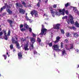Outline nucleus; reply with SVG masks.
I'll list each match as a JSON object with an SVG mask.
<instances>
[{
	"instance_id": "1",
	"label": "nucleus",
	"mask_w": 79,
	"mask_h": 79,
	"mask_svg": "<svg viewBox=\"0 0 79 79\" xmlns=\"http://www.w3.org/2000/svg\"><path fill=\"white\" fill-rule=\"evenodd\" d=\"M4 5V6H3V7L1 8L0 10L1 12H2V11H3V10H5V9L6 8V10L7 13H8L9 15H11V14H12V13H13V12H12V11L10 10V9L11 8V7H10V6L8 5H7V3H5Z\"/></svg>"
},
{
	"instance_id": "2",
	"label": "nucleus",
	"mask_w": 79,
	"mask_h": 79,
	"mask_svg": "<svg viewBox=\"0 0 79 79\" xmlns=\"http://www.w3.org/2000/svg\"><path fill=\"white\" fill-rule=\"evenodd\" d=\"M11 41L12 44H16L17 48H18V49H20V46H19V43H18L19 40H18V38L15 37V38H14L12 37L11 40Z\"/></svg>"
},
{
	"instance_id": "3",
	"label": "nucleus",
	"mask_w": 79,
	"mask_h": 79,
	"mask_svg": "<svg viewBox=\"0 0 79 79\" xmlns=\"http://www.w3.org/2000/svg\"><path fill=\"white\" fill-rule=\"evenodd\" d=\"M44 27V25H42V28L41 30V32L39 34L40 35H46L47 29L45 28Z\"/></svg>"
},
{
	"instance_id": "4",
	"label": "nucleus",
	"mask_w": 79,
	"mask_h": 79,
	"mask_svg": "<svg viewBox=\"0 0 79 79\" xmlns=\"http://www.w3.org/2000/svg\"><path fill=\"white\" fill-rule=\"evenodd\" d=\"M2 32L4 33V38L5 40H8V36H10V34L11 33V31L10 30H8L7 35V33H6V31L5 30H3Z\"/></svg>"
},
{
	"instance_id": "5",
	"label": "nucleus",
	"mask_w": 79,
	"mask_h": 79,
	"mask_svg": "<svg viewBox=\"0 0 79 79\" xmlns=\"http://www.w3.org/2000/svg\"><path fill=\"white\" fill-rule=\"evenodd\" d=\"M54 10H56V9H53L52 7H50V11H51V13L53 17H55V16H58V12L57 11L55 12L53 11Z\"/></svg>"
},
{
	"instance_id": "6",
	"label": "nucleus",
	"mask_w": 79,
	"mask_h": 79,
	"mask_svg": "<svg viewBox=\"0 0 79 79\" xmlns=\"http://www.w3.org/2000/svg\"><path fill=\"white\" fill-rule=\"evenodd\" d=\"M69 21L70 22L71 24H74V18L71 15H69Z\"/></svg>"
},
{
	"instance_id": "7",
	"label": "nucleus",
	"mask_w": 79,
	"mask_h": 79,
	"mask_svg": "<svg viewBox=\"0 0 79 79\" xmlns=\"http://www.w3.org/2000/svg\"><path fill=\"white\" fill-rule=\"evenodd\" d=\"M30 14H31V15L32 16H33L34 15H35V16L36 17H37V16H38L37 12L36 10H33L32 11H31Z\"/></svg>"
},
{
	"instance_id": "8",
	"label": "nucleus",
	"mask_w": 79,
	"mask_h": 79,
	"mask_svg": "<svg viewBox=\"0 0 79 79\" xmlns=\"http://www.w3.org/2000/svg\"><path fill=\"white\" fill-rule=\"evenodd\" d=\"M52 48L55 51L59 50V47L58 44H54L52 46Z\"/></svg>"
},
{
	"instance_id": "9",
	"label": "nucleus",
	"mask_w": 79,
	"mask_h": 79,
	"mask_svg": "<svg viewBox=\"0 0 79 79\" xmlns=\"http://www.w3.org/2000/svg\"><path fill=\"white\" fill-rule=\"evenodd\" d=\"M60 24H57L54 26V29H57V31H58L60 29Z\"/></svg>"
},
{
	"instance_id": "10",
	"label": "nucleus",
	"mask_w": 79,
	"mask_h": 79,
	"mask_svg": "<svg viewBox=\"0 0 79 79\" xmlns=\"http://www.w3.org/2000/svg\"><path fill=\"white\" fill-rule=\"evenodd\" d=\"M70 48H68V47H65V48H66V50H69V52H71V51L70 50V49H73L74 48V44H70Z\"/></svg>"
},
{
	"instance_id": "11",
	"label": "nucleus",
	"mask_w": 79,
	"mask_h": 79,
	"mask_svg": "<svg viewBox=\"0 0 79 79\" xmlns=\"http://www.w3.org/2000/svg\"><path fill=\"white\" fill-rule=\"evenodd\" d=\"M28 47H29V43L27 42L26 44L24 45V49L25 50H29Z\"/></svg>"
},
{
	"instance_id": "12",
	"label": "nucleus",
	"mask_w": 79,
	"mask_h": 79,
	"mask_svg": "<svg viewBox=\"0 0 79 79\" xmlns=\"http://www.w3.org/2000/svg\"><path fill=\"white\" fill-rule=\"evenodd\" d=\"M18 57L19 60H21L22 58H23V53L21 52H19L18 54Z\"/></svg>"
},
{
	"instance_id": "13",
	"label": "nucleus",
	"mask_w": 79,
	"mask_h": 79,
	"mask_svg": "<svg viewBox=\"0 0 79 79\" xmlns=\"http://www.w3.org/2000/svg\"><path fill=\"white\" fill-rule=\"evenodd\" d=\"M15 6L16 8H19V7H21V8H23V5L22 4L18 3H16L15 4Z\"/></svg>"
},
{
	"instance_id": "14",
	"label": "nucleus",
	"mask_w": 79,
	"mask_h": 79,
	"mask_svg": "<svg viewBox=\"0 0 79 79\" xmlns=\"http://www.w3.org/2000/svg\"><path fill=\"white\" fill-rule=\"evenodd\" d=\"M26 11L24 10L23 9H20L19 10V13H21V14H22V15H24L25 14Z\"/></svg>"
},
{
	"instance_id": "15",
	"label": "nucleus",
	"mask_w": 79,
	"mask_h": 79,
	"mask_svg": "<svg viewBox=\"0 0 79 79\" xmlns=\"http://www.w3.org/2000/svg\"><path fill=\"white\" fill-rule=\"evenodd\" d=\"M60 36H57L56 37V40L54 42V44H56V43H58V42L60 41Z\"/></svg>"
},
{
	"instance_id": "16",
	"label": "nucleus",
	"mask_w": 79,
	"mask_h": 79,
	"mask_svg": "<svg viewBox=\"0 0 79 79\" xmlns=\"http://www.w3.org/2000/svg\"><path fill=\"white\" fill-rule=\"evenodd\" d=\"M7 22L10 24V27H12V24L14 23V21L10 20V19H7Z\"/></svg>"
},
{
	"instance_id": "17",
	"label": "nucleus",
	"mask_w": 79,
	"mask_h": 79,
	"mask_svg": "<svg viewBox=\"0 0 79 79\" xmlns=\"http://www.w3.org/2000/svg\"><path fill=\"white\" fill-rule=\"evenodd\" d=\"M31 42L32 44H34L35 42V39L33 38H30Z\"/></svg>"
},
{
	"instance_id": "18",
	"label": "nucleus",
	"mask_w": 79,
	"mask_h": 79,
	"mask_svg": "<svg viewBox=\"0 0 79 79\" xmlns=\"http://www.w3.org/2000/svg\"><path fill=\"white\" fill-rule=\"evenodd\" d=\"M73 36L74 37H75V38H77L78 37H79V35L78 34H77V33L74 32L73 33Z\"/></svg>"
},
{
	"instance_id": "19",
	"label": "nucleus",
	"mask_w": 79,
	"mask_h": 79,
	"mask_svg": "<svg viewBox=\"0 0 79 79\" xmlns=\"http://www.w3.org/2000/svg\"><path fill=\"white\" fill-rule=\"evenodd\" d=\"M66 36H67V37H72V35L71 34H70L69 32H67L65 34Z\"/></svg>"
},
{
	"instance_id": "20",
	"label": "nucleus",
	"mask_w": 79,
	"mask_h": 79,
	"mask_svg": "<svg viewBox=\"0 0 79 79\" xmlns=\"http://www.w3.org/2000/svg\"><path fill=\"white\" fill-rule=\"evenodd\" d=\"M73 11H74L75 13H77L78 12V10L76 9V7H73Z\"/></svg>"
},
{
	"instance_id": "21",
	"label": "nucleus",
	"mask_w": 79,
	"mask_h": 79,
	"mask_svg": "<svg viewBox=\"0 0 79 79\" xmlns=\"http://www.w3.org/2000/svg\"><path fill=\"white\" fill-rule=\"evenodd\" d=\"M74 25L76 27H78V28H79V23H78L77 21L75 22Z\"/></svg>"
},
{
	"instance_id": "22",
	"label": "nucleus",
	"mask_w": 79,
	"mask_h": 79,
	"mask_svg": "<svg viewBox=\"0 0 79 79\" xmlns=\"http://www.w3.org/2000/svg\"><path fill=\"white\" fill-rule=\"evenodd\" d=\"M69 28L70 29H71V30L72 29L73 30H75V31L76 30V28L75 27H69Z\"/></svg>"
},
{
	"instance_id": "23",
	"label": "nucleus",
	"mask_w": 79,
	"mask_h": 79,
	"mask_svg": "<svg viewBox=\"0 0 79 79\" xmlns=\"http://www.w3.org/2000/svg\"><path fill=\"white\" fill-rule=\"evenodd\" d=\"M25 19H26V21H29L30 23H32V20L31 19H29V18L27 16H25Z\"/></svg>"
},
{
	"instance_id": "24",
	"label": "nucleus",
	"mask_w": 79,
	"mask_h": 79,
	"mask_svg": "<svg viewBox=\"0 0 79 79\" xmlns=\"http://www.w3.org/2000/svg\"><path fill=\"white\" fill-rule=\"evenodd\" d=\"M23 26L24 27H25L26 29H28V28H29V26H28L27 24L26 23H24Z\"/></svg>"
},
{
	"instance_id": "25",
	"label": "nucleus",
	"mask_w": 79,
	"mask_h": 79,
	"mask_svg": "<svg viewBox=\"0 0 79 79\" xmlns=\"http://www.w3.org/2000/svg\"><path fill=\"white\" fill-rule=\"evenodd\" d=\"M60 32L62 34H64V30L63 29H60Z\"/></svg>"
},
{
	"instance_id": "26",
	"label": "nucleus",
	"mask_w": 79,
	"mask_h": 79,
	"mask_svg": "<svg viewBox=\"0 0 79 79\" xmlns=\"http://www.w3.org/2000/svg\"><path fill=\"white\" fill-rule=\"evenodd\" d=\"M66 53V51L64 50L62 51V55L63 56V55H64V53Z\"/></svg>"
},
{
	"instance_id": "27",
	"label": "nucleus",
	"mask_w": 79,
	"mask_h": 79,
	"mask_svg": "<svg viewBox=\"0 0 79 79\" xmlns=\"http://www.w3.org/2000/svg\"><path fill=\"white\" fill-rule=\"evenodd\" d=\"M37 41L40 43V42H41V39L40 38L38 37L37 38Z\"/></svg>"
},
{
	"instance_id": "28",
	"label": "nucleus",
	"mask_w": 79,
	"mask_h": 79,
	"mask_svg": "<svg viewBox=\"0 0 79 79\" xmlns=\"http://www.w3.org/2000/svg\"><path fill=\"white\" fill-rule=\"evenodd\" d=\"M48 45H49V47H52L53 44L52 43V42L50 43H48Z\"/></svg>"
},
{
	"instance_id": "29",
	"label": "nucleus",
	"mask_w": 79,
	"mask_h": 79,
	"mask_svg": "<svg viewBox=\"0 0 79 79\" xmlns=\"http://www.w3.org/2000/svg\"><path fill=\"white\" fill-rule=\"evenodd\" d=\"M53 8H56L57 6V4H54L52 6Z\"/></svg>"
},
{
	"instance_id": "30",
	"label": "nucleus",
	"mask_w": 79,
	"mask_h": 79,
	"mask_svg": "<svg viewBox=\"0 0 79 79\" xmlns=\"http://www.w3.org/2000/svg\"><path fill=\"white\" fill-rule=\"evenodd\" d=\"M60 47L61 48H63V43L61 42L60 43Z\"/></svg>"
},
{
	"instance_id": "31",
	"label": "nucleus",
	"mask_w": 79,
	"mask_h": 79,
	"mask_svg": "<svg viewBox=\"0 0 79 79\" xmlns=\"http://www.w3.org/2000/svg\"><path fill=\"white\" fill-rule=\"evenodd\" d=\"M10 49L12 50V49L13 48V44H10Z\"/></svg>"
},
{
	"instance_id": "32",
	"label": "nucleus",
	"mask_w": 79,
	"mask_h": 79,
	"mask_svg": "<svg viewBox=\"0 0 79 79\" xmlns=\"http://www.w3.org/2000/svg\"><path fill=\"white\" fill-rule=\"evenodd\" d=\"M22 5H24V6L25 7H26V3H25V2H22Z\"/></svg>"
},
{
	"instance_id": "33",
	"label": "nucleus",
	"mask_w": 79,
	"mask_h": 79,
	"mask_svg": "<svg viewBox=\"0 0 79 79\" xmlns=\"http://www.w3.org/2000/svg\"><path fill=\"white\" fill-rule=\"evenodd\" d=\"M21 41L22 42H24V41H26V39H23V38H22L21 40Z\"/></svg>"
},
{
	"instance_id": "34",
	"label": "nucleus",
	"mask_w": 79,
	"mask_h": 79,
	"mask_svg": "<svg viewBox=\"0 0 79 79\" xmlns=\"http://www.w3.org/2000/svg\"><path fill=\"white\" fill-rule=\"evenodd\" d=\"M3 33L2 31H1L0 32V37H2L3 36Z\"/></svg>"
},
{
	"instance_id": "35",
	"label": "nucleus",
	"mask_w": 79,
	"mask_h": 79,
	"mask_svg": "<svg viewBox=\"0 0 79 79\" xmlns=\"http://www.w3.org/2000/svg\"><path fill=\"white\" fill-rule=\"evenodd\" d=\"M68 6H69V2H68L65 4V7H66V8H67Z\"/></svg>"
},
{
	"instance_id": "36",
	"label": "nucleus",
	"mask_w": 79,
	"mask_h": 79,
	"mask_svg": "<svg viewBox=\"0 0 79 79\" xmlns=\"http://www.w3.org/2000/svg\"><path fill=\"white\" fill-rule=\"evenodd\" d=\"M67 18H68V16H64L62 18V19H67Z\"/></svg>"
},
{
	"instance_id": "37",
	"label": "nucleus",
	"mask_w": 79,
	"mask_h": 79,
	"mask_svg": "<svg viewBox=\"0 0 79 79\" xmlns=\"http://www.w3.org/2000/svg\"><path fill=\"white\" fill-rule=\"evenodd\" d=\"M40 2H38L37 4L36 5V6H37L38 7H40Z\"/></svg>"
},
{
	"instance_id": "38",
	"label": "nucleus",
	"mask_w": 79,
	"mask_h": 79,
	"mask_svg": "<svg viewBox=\"0 0 79 79\" xmlns=\"http://www.w3.org/2000/svg\"><path fill=\"white\" fill-rule=\"evenodd\" d=\"M20 30L22 32H23V31H25V28H23L22 29L20 28Z\"/></svg>"
},
{
	"instance_id": "39",
	"label": "nucleus",
	"mask_w": 79,
	"mask_h": 79,
	"mask_svg": "<svg viewBox=\"0 0 79 79\" xmlns=\"http://www.w3.org/2000/svg\"><path fill=\"white\" fill-rule=\"evenodd\" d=\"M3 56L4 57L5 60H6L7 58V56H6V55H4Z\"/></svg>"
},
{
	"instance_id": "40",
	"label": "nucleus",
	"mask_w": 79,
	"mask_h": 79,
	"mask_svg": "<svg viewBox=\"0 0 79 79\" xmlns=\"http://www.w3.org/2000/svg\"><path fill=\"white\" fill-rule=\"evenodd\" d=\"M65 13L66 15H68L69 14V11L68 10H66Z\"/></svg>"
},
{
	"instance_id": "41",
	"label": "nucleus",
	"mask_w": 79,
	"mask_h": 79,
	"mask_svg": "<svg viewBox=\"0 0 79 79\" xmlns=\"http://www.w3.org/2000/svg\"><path fill=\"white\" fill-rule=\"evenodd\" d=\"M28 30L30 32H32V29L31 28H29Z\"/></svg>"
},
{
	"instance_id": "42",
	"label": "nucleus",
	"mask_w": 79,
	"mask_h": 79,
	"mask_svg": "<svg viewBox=\"0 0 79 79\" xmlns=\"http://www.w3.org/2000/svg\"><path fill=\"white\" fill-rule=\"evenodd\" d=\"M23 27V25L21 24L20 25V29H21V28Z\"/></svg>"
},
{
	"instance_id": "43",
	"label": "nucleus",
	"mask_w": 79,
	"mask_h": 79,
	"mask_svg": "<svg viewBox=\"0 0 79 79\" xmlns=\"http://www.w3.org/2000/svg\"><path fill=\"white\" fill-rule=\"evenodd\" d=\"M37 51H34V55H37Z\"/></svg>"
},
{
	"instance_id": "44",
	"label": "nucleus",
	"mask_w": 79,
	"mask_h": 79,
	"mask_svg": "<svg viewBox=\"0 0 79 79\" xmlns=\"http://www.w3.org/2000/svg\"><path fill=\"white\" fill-rule=\"evenodd\" d=\"M33 35H32V36L33 37H36V35L34 34V33H32Z\"/></svg>"
},
{
	"instance_id": "45",
	"label": "nucleus",
	"mask_w": 79,
	"mask_h": 79,
	"mask_svg": "<svg viewBox=\"0 0 79 79\" xmlns=\"http://www.w3.org/2000/svg\"><path fill=\"white\" fill-rule=\"evenodd\" d=\"M31 46L32 47V49L34 48V44H32L31 45Z\"/></svg>"
},
{
	"instance_id": "46",
	"label": "nucleus",
	"mask_w": 79,
	"mask_h": 79,
	"mask_svg": "<svg viewBox=\"0 0 79 79\" xmlns=\"http://www.w3.org/2000/svg\"><path fill=\"white\" fill-rule=\"evenodd\" d=\"M64 41H65L66 43H68V40L67 39H65L64 40Z\"/></svg>"
},
{
	"instance_id": "47",
	"label": "nucleus",
	"mask_w": 79,
	"mask_h": 79,
	"mask_svg": "<svg viewBox=\"0 0 79 79\" xmlns=\"http://www.w3.org/2000/svg\"><path fill=\"white\" fill-rule=\"evenodd\" d=\"M62 12H64L65 11V9H63L62 10Z\"/></svg>"
},
{
	"instance_id": "48",
	"label": "nucleus",
	"mask_w": 79,
	"mask_h": 79,
	"mask_svg": "<svg viewBox=\"0 0 79 79\" xmlns=\"http://www.w3.org/2000/svg\"><path fill=\"white\" fill-rule=\"evenodd\" d=\"M59 13H61V12H62V10L61 9H59Z\"/></svg>"
},
{
	"instance_id": "49",
	"label": "nucleus",
	"mask_w": 79,
	"mask_h": 79,
	"mask_svg": "<svg viewBox=\"0 0 79 79\" xmlns=\"http://www.w3.org/2000/svg\"><path fill=\"white\" fill-rule=\"evenodd\" d=\"M62 15H64L65 13L64 12H62Z\"/></svg>"
},
{
	"instance_id": "50",
	"label": "nucleus",
	"mask_w": 79,
	"mask_h": 79,
	"mask_svg": "<svg viewBox=\"0 0 79 79\" xmlns=\"http://www.w3.org/2000/svg\"><path fill=\"white\" fill-rule=\"evenodd\" d=\"M44 2H45V3H47V2H48V0H45L44 1Z\"/></svg>"
},
{
	"instance_id": "51",
	"label": "nucleus",
	"mask_w": 79,
	"mask_h": 79,
	"mask_svg": "<svg viewBox=\"0 0 79 79\" xmlns=\"http://www.w3.org/2000/svg\"><path fill=\"white\" fill-rule=\"evenodd\" d=\"M28 6L29 7H31V5L29 4V5H28Z\"/></svg>"
},
{
	"instance_id": "52",
	"label": "nucleus",
	"mask_w": 79,
	"mask_h": 79,
	"mask_svg": "<svg viewBox=\"0 0 79 79\" xmlns=\"http://www.w3.org/2000/svg\"><path fill=\"white\" fill-rule=\"evenodd\" d=\"M40 11H43V10L41 9V8H40Z\"/></svg>"
},
{
	"instance_id": "53",
	"label": "nucleus",
	"mask_w": 79,
	"mask_h": 79,
	"mask_svg": "<svg viewBox=\"0 0 79 79\" xmlns=\"http://www.w3.org/2000/svg\"><path fill=\"white\" fill-rule=\"evenodd\" d=\"M1 27V26L0 25V31H2V28H0Z\"/></svg>"
},
{
	"instance_id": "54",
	"label": "nucleus",
	"mask_w": 79,
	"mask_h": 79,
	"mask_svg": "<svg viewBox=\"0 0 79 79\" xmlns=\"http://www.w3.org/2000/svg\"><path fill=\"white\" fill-rule=\"evenodd\" d=\"M67 23H68V24H69V21H67Z\"/></svg>"
},
{
	"instance_id": "55",
	"label": "nucleus",
	"mask_w": 79,
	"mask_h": 79,
	"mask_svg": "<svg viewBox=\"0 0 79 79\" xmlns=\"http://www.w3.org/2000/svg\"><path fill=\"white\" fill-rule=\"evenodd\" d=\"M25 15H26V16H27V13H26Z\"/></svg>"
},
{
	"instance_id": "56",
	"label": "nucleus",
	"mask_w": 79,
	"mask_h": 79,
	"mask_svg": "<svg viewBox=\"0 0 79 79\" xmlns=\"http://www.w3.org/2000/svg\"><path fill=\"white\" fill-rule=\"evenodd\" d=\"M15 51H16V50H15V49H13V52H15Z\"/></svg>"
},
{
	"instance_id": "57",
	"label": "nucleus",
	"mask_w": 79,
	"mask_h": 79,
	"mask_svg": "<svg viewBox=\"0 0 79 79\" xmlns=\"http://www.w3.org/2000/svg\"><path fill=\"white\" fill-rule=\"evenodd\" d=\"M8 57H9L10 55L9 54L7 55Z\"/></svg>"
},
{
	"instance_id": "58",
	"label": "nucleus",
	"mask_w": 79,
	"mask_h": 79,
	"mask_svg": "<svg viewBox=\"0 0 79 79\" xmlns=\"http://www.w3.org/2000/svg\"><path fill=\"white\" fill-rule=\"evenodd\" d=\"M54 56H55H55H56L55 55V54H54Z\"/></svg>"
},
{
	"instance_id": "59",
	"label": "nucleus",
	"mask_w": 79,
	"mask_h": 79,
	"mask_svg": "<svg viewBox=\"0 0 79 79\" xmlns=\"http://www.w3.org/2000/svg\"><path fill=\"white\" fill-rule=\"evenodd\" d=\"M38 1H39V2H40V0H38Z\"/></svg>"
},
{
	"instance_id": "60",
	"label": "nucleus",
	"mask_w": 79,
	"mask_h": 79,
	"mask_svg": "<svg viewBox=\"0 0 79 79\" xmlns=\"http://www.w3.org/2000/svg\"><path fill=\"white\" fill-rule=\"evenodd\" d=\"M77 52H79V51L78 50H77Z\"/></svg>"
},
{
	"instance_id": "61",
	"label": "nucleus",
	"mask_w": 79,
	"mask_h": 79,
	"mask_svg": "<svg viewBox=\"0 0 79 79\" xmlns=\"http://www.w3.org/2000/svg\"><path fill=\"white\" fill-rule=\"evenodd\" d=\"M6 55H8V52H6Z\"/></svg>"
},
{
	"instance_id": "62",
	"label": "nucleus",
	"mask_w": 79,
	"mask_h": 79,
	"mask_svg": "<svg viewBox=\"0 0 79 79\" xmlns=\"http://www.w3.org/2000/svg\"><path fill=\"white\" fill-rule=\"evenodd\" d=\"M79 68V64L78 65V67H77V68Z\"/></svg>"
},
{
	"instance_id": "63",
	"label": "nucleus",
	"mask_w": 79,
	"mask_h": 79,
	"mask_svg": "<svg viewBox=\"0 0 79 79\" xmlns=\"http://www.w3.org/2000/svg\"><path fill=\"white\" fill-rule=\"evenodd\" d=\"M0 76H1V75L0 74Z\"/></svg>"
},
{
	"instance_id": "64",
	"label": "nucleus",
	"mask_w": 79,
	"mask_h": 79,
	"mask_svg": "<svg viewBox=\"0 0 79 79\" xmlns=\"http://www.w3.org/2000/svg\"><path fill=\"white\" fill-rule=\"evenodd\" d=\"M78 5H79V4H78Z\"/></svg>"
}]
</instances>
